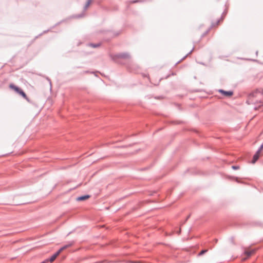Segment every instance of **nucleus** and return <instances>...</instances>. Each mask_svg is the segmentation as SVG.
Here are the masks:
<instances>
[{
	"instance_id": "obj_1",
	"label": "nucleus",
	"mask_w": 263,
	"mask_h": 263,
	"mask_svg": "<svg viewBox=\"0 0 263 263\" xmlns=\"http://www.w3.org/2000/svg\"><path fill=\"white\" fill-rule=\"evenodd\" d=\"M261 93V95H263V89L262 88H258L255 89L254 91L251 92L249 96H248V99L247 101V102L250 104L251 103H253L254 101L253 100V99L254 98H255L257 97V95L258 93Z\"/></svg>"
},
{
	"instance_id": "obj_2",
	"label": "nucleus",
	"mask_w": 263,
	"mask_h": 263,
	"mask_svg": "<svg viewBox=\"0 0 263 263\" xmlns=\"http://www.w3.org/2000/svg\"><path fill=\"white\" fill-rule=\"evenodd\" d=\"M112 59L116 62H119L118 60L120 59H129L130 56L128 53H118L111 56Z\"/></svg>"
},
{
	"instance_id": "obj_3",
	"label": "nucleus",
	"mask_w": 263,
	"mask_h": 263,
	"mask_svg": "<svg viewBox=\"0 0 263 263\" xmlns=\"http://www.w3.org/2000/svg\"><path fill=\"white\" fill-rule=\"evenodd\" d=\"M10 88L13 89L17 93H19L21 96H22L26 100H27L28 102H30V100L26 95V93L24 92V91L18 87L14 85L13 84H11L9 86Z\"/></svg>"
},
{
	"instance_id": "obj_4",
	"label": "nucleus",
	"mask_w": 263,
	"mask_h": 263,
	"mask_svg": "<svg viewBox=\"0 0 263 263\" xmlns=\"http://www.w3.org/2000/svg\"><path fill=\"white\" fill-rule=\"evenodd\" d=\"M263 149V142L262 144L260 145L259 149L257 150V151L256 152V153L254 154L253 157V159L252 160V163H255L257 160L258 159L260 155V152Z\"/></svg>"
},
{
	"instance_id": "obj_5",
	"label": "nucleus",
	"mask_w": 263,
	"mask_h": 263,
	"mask_svg": "<svg viewBox=\"0 0 263 263\" xmlns=\"http://www.w3.org/2000/svg\"><path fill=\"white\" fill-rule=\"evenodd\" d=\"M255 249H246L244 253L247 256V258L250 257L255 252Z\"/></svg>"
},
{
	"instance_id": "obj_6",
	"label": "nucleus",
	"mask_w": 263,
	"mask_h": 263,
	"mask_svg": "<svg viewBox=\"0 0 263 263\" xmlns=\"http://www.w3.org/2000/svg\"><path fill=\"white\" fill-rule=\"evenodd\" d=\"M74 244V241L69 242L67 244L64 245L63 247L61 248L58 251L60 253L62 251L65 249L72 246Z\"/></svg>"
},
{
	"instance_id": "obj_7",
	"label": "nucleus",
	"mask_w": 263,
	"mask_h": 263,
	"mask_svg": "<svg viewBox=\"0 0 263 263\" xmlns=\"http://www.w3.org/2000/svg\"><path fill=\"white\" fill-rule=\"evenodd\" d=\"M60 253H59V252L57 251V252H55L54 254H53L51 257L49 259H47L46 260V262L47 261H50L51 262H53L55 259L56 258L59 256V255L60 254Z\"/></svg>"
},
{
	"instance_id": "obj_8",
	"label": "nucleus",
	"mask_w": 263,
	"mask_h": 263,
	"mask_svg": "<svg viewBox=\"0 0 263 263\" xmlns=\"http://www.w3.org/2000/svg\"><path fill=\"white\" fill-rule=\"evenodd\" d=\"M219 92L227 97L231 96L233 94V92L232 91H225L222 89L219 90Z\"/></svg>"
},
{
	"instance_id": "obj_9",
	"label": "nucleus",
	"mask_w": 263,
	"mask_h": 263,
	"mask_svg": "<svg viewBox=\"0 0 263 263\" xmlns=\"http://www.w3.org/2000/svg\"><path fill=\"white\" fill-rule=\"evenodd\" d=\"M90 197V196L89 195H84V196H80L79 197H78L77 198V200L78 201H83V200H86L88 198H89Z\"/></svg>"
},
{
	"instance_id": "obj_10",
	"label": "nucleus",
	"mask_w": 263,
	"mask_h": 263,
	"mask_svg": "<svg viewBox=\"0 0 263 263\" xmlns=\"http://www.w3.org/2000/svg\"><path fill=\"white\" fill-rule=\"evenodd\" d=\"M101 45V43H90L89 44V46L92 47V48H98L99 47H100Z\"/></svg>"
},
{
	"instance_id": "obj_11",
	"label": "nucleus",
	"mask_w": 263,
	"mask_h": 263,
	"mask_svg": "<svg viewBox=\"0 0 263 263\" xmlns=\"http://www.w3.org/2000/svg\"><path fill=\"white\" fill-rule=\"evenodd\" d=\"M92 0H87L85 6H84V9L86 10L87 8L89 6L90 4H91Z\"/></svg>"
},
{
	"instance_id": "obj_12",
	"label": "nucleus",
	"mask_w": 263,
	"mask_h": 263,
	"mask_svg": "<svg viewBox=\"0 0 263 263\" xmlns=\"http://www.w3.org/2000/svg\"><path fill=\"white\" fill-rule=\"evenodd\" d=\"M255 109L256 110L261 109L263 110V103H262L261 105H259L258 107H255Z\"/></svg>"
},
{
	"instance_id": "obj_13",
	"label": "nucleus",
	"mask_w": 263,
	"mask_h": 263,
	"mask_svg": "<svg viewBox=\"0 0 263 263\" xmlns=\"http://www.w3.org/2000/svg\"><path fill=\"white\" fill-rule=\"evenodd\" d=\"M208 251V250H202L199 253V255H202Z\"/></svg>"
},
{
	"instance_id": "obj_14",
	"label": "nucleus",
	"mask_w": 263,
	"mask_h": 263,
	"mask_svg": "<svg viewBox=\"0 0 263 263\" xmlns=\"http://www.w3.org/2000/svg\"><path fill=\"white\" fill-rule=\"evenodd\" d=\"M232 168L233 169V170H238L239 168V166H237V165H233L232 166Z\"/></svg>"
},
{
	"instance_id": "obj_15",
	"label": "nucleus",
	"mask_w": 263,
	"mask_h": 263,
	"mask_svg": "<svg viewBox=\"0 0 263 263\" xmlns=\"http://www.w3.org/2000/svg\"><path fill=\"white\" fill-rule=\"evenodd\" d=\"M189 217H190V215H189V216L187 217V218H186V220H185L186 221V220L189 218Z\"/></svg>"
},
{
	"instance_id": "obj_16",
	"label": "nucleus",
	"mask_w": 263,
	"mask_h": 263,
	"mask_svg": "<svg viewBox=\"0 0 263 263\" xmlns=\"http://www.w3.org/2000/svg\"><path fill=\"white\" fill-rule=\"evenodd\" d=\"M46 260H45V261H42V262H41V263H46Z\"/></svg>"
},
{
	"instance_id": "obj_17",
	"label": "nucleus",
	"mask_w": 263,
	"mask_h": 263,
	"mask_svg": "<svg viewBox=\"0 0 263 263\" xmlns=\"http://www.w3.org/2000/svg\"><path fill=\"white\" fill-rule=\"evenodd\" d=\"M193 50V49L191 51H190V52H189V54H190L192 52Z\"/></svg>"
},
{
	"instance_id": "obj_18",
	"label": "nucleus",
	"mask_w": 263,
	"mask_h": 263,
	"mask_svg": "<svg viewBox=\"0 0 263 263\" xmlns=\"http://www.w3.org/2000/svg\"><path fill=\"white\" fill-rule=\"evenodd\" d=\"M180 232H181V230H180L179 231V233H180Z\"/></svg>"
}]
</instances>
